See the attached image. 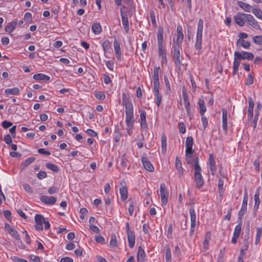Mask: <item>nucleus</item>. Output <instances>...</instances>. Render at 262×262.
<instances>
[{"instance_id": "nucleus-26", "label": "nucleus", "mask_w": 262, "mask_h": 262, "mask_svg": "<svg viewBox=\"0 0 262 262\" xmlns=\"http://www.w3.org/2000/svg\"><path fill=\"white\" fill-rule=\"evenodd\" d=\"M259 192L258 190H257L254 195V211H256L259 207V204H260V199L259 198Z\"/></svg>"}, {"instance_id": "nucleus-27", "label": "nucleus", "mask_w": 262, "mask_h": 262, "mask_svg": "<svg viewBox=\"0 0 262 262\" xmlns=\"http://www.w3.org/2000/svg\"><path fill=\"white\" fill-rule=\"evenodd\" d=\"M176 166L177 170L179 171L178 174L181 176L183 173V169L181 162L178 156L176 158Z\"/></svg>"}, {"instance_id": "nucleus-53", "label": "nucleus", "mask_w": 262, "mask_h": 262, "mask_svg": "<svg viewBox=\"0 0 262 262\" xmlns=\"http://www.w3.org/2000/svg\"><path fill=\"white\" fill-rule=\"evenodd\" d=\"M95 241L97 243L100 244H104L105 243V239L104 237L100 235H96L95 236Z\"/></svg>"}, {"instance_id": "nucleus-28", "label": "nucleus", "mask_w": 262, "mask_h": 262, "mask_svg": "<svg viewBox=\"0 0 262 262\" xmlns=\"http://www.w3.org/2000/svg\"><path fill=\"white\" fill-rule=\"evenodd\" d=\"M182 96L184 99V103L185 105V107H190V102L188 99V96L186 92V90L184 88H183L182 90Z\"/></svg>"}, {"instance_id": "nucleus-54", "label": "nucleus", "mask_w": 262, "mask_h": 262, "mask_svg": "<svg viewBox=\"0 0 262 262\" xmlns=\"http://www.w3.org/2000/svg\"><path fill=\"white\" fill-rule=\"evenodd\" d=\"M25 21L27 23H30L32 21V14L29 12H27L24 16Z\"/></svg>"}, {"instance_id": "nucleus-15", "label": "nucleus", "mask_w": 262, "mask_h": 262, "mask_svg": "<svg viewBox=\"0 0 262 262\" xmlns=\"http://www.w3.org/2000/svg\"><path fill=\"white\" fill-rule=\"evenodd\" d=\"M222 123H223V129L225 133L228 131V123H227V117L228 113L225 108L222 109Z\"/></svg>"}, {"instance_id": "nucleus-25", "label": "nucleus", "mask_w": 262, "mask_h": 262, "mask_svg": "<svg viewBox=\"0 0 262 262\" xmlns=\"http://www.w3.org/2000/svg\"><path fill=\"white\" fill-rule=\"evenodd\" d=\"M145 257V253L144 249L139 247L137 253V261L138 262H143Z\"/></svg>"}, {"instance_id": "nucleus-55", "label": "nucleus", "mask_w": 262, "mask_h": 262, "mask_svg": "<svg viewBox=\"0 0 262 262\" xmlns=\"http://www.w3.org/2000/svg\"><path fill=\"white\" fill-rule=\"evenodd\" d=\"M165 259L167 261H171V251L169 248H167L165 251Z\"/></svg>"}, {"instance_id": "nucleus-16", "label": "nucleus", "mask_w": 262, "mask_h": 262, "mask_svg": "<svg viewBox=\"0 0 262 262\" xmlns=\"http://www.w3.org/2000/svg\"><path fill=\"white\" fill-rule=\"evenodd\" d=\"M121 16L122 18V25L123 26L124 29L126 32V33H128L129 31V24H128V19L127 15L126 14H124L122 11V9H121Z\"/></svg>"}, {"instance_id": "nucleus-45", "label": "nucleus", "mask_w": 262, "mask_h": 262, "mask_svg": "<svg viewBox=\"0 0 262 262\" xmlns=\"http://www.w3.org/2000/svg\"><path fill=\"white\" fill-rule=\"evenodd\" d=\"M35 160V158L34 157H30L24 161L21 164L24 167H26L33 163Z\"/></svg>"}, {"instance_id": "nucleus-39", "label": "nucleus", "mask_w": 262, "mask_h": 262, "mask_svg": "<svg viewBox=\"0 0 262 262\" xmlns=\"http://www.w3.org/2000/svg\"><path fill=\"white\" fill-rule=\"evenodd\" d=\"M46 167L53 172H58L59 171V168L58 166L53 163H47L46 165Z\"/></svg>"}, {"instance_id": "nucleus-30", "label": "nucleus", "mask_w": 262, "mask_h": 262, "mask_svg": "<svg viewBox=\"0 0 262 262\" xmlns=\"http://www.w3.org/2000/svg\"><path fill=\"white\" fill-rule=\"evenodd\" d=\"M237 5L246 12H250L251 11L252 7L247 3L242 2H238Z\"/></svg>"}, {"instance_id": "nucleus-20", "label": "nucleus", "mask_w": 262, "mask_h": 262, "mask_svg": "<svg viewBox=\"0 0 262 262\" xmlns=\"http://www.w3.org/2000/svg\"><path fill=\"white\" fill-rule=\"evenodd\" d=\"M114 50L115 54L117 59L119 61L121 60V51L120 47V43L117 42L116 40L114 42Z\"/></svg>"}, {"instance_id": "nucleus-56", "label": "nucleus", "mask_w": 262, "mask_h": 262, "mask_svg": "<svg viewBox=\"0 0 262 262\" xmlns=\"http://www.w3.org/2000/svg\"><path fill=\"white\" fill-rule=\"evenodd\" d=\"M95 97L99 100H102L105 99V95L102 92H99L95 94Z\"/></svg>"}, {"instance_id": "nucleus-58", "label": "nucleus", "mask_w": 262, "mask_h": 262, "mask_svg": "<svg viewBox=\"0 0 262 262\" xmlns=\"http://www.w3.org/2000/svg\"><path fill=\"white\" fill-rule=\"evenodd\" d=\"M241 231V225L240 224L237 225L234 230L233 234L237 236H239Z\"/></svg>"}, {"instance_id": "nucleus-60", "label": "nucleus", "mask_w": 262, "mask_h": 262, "mask_svg": "<svg viewBox=\"0 0 262 262\" xmlns=\"http://www.w3.org/2000/svg\"><path fill=\"white\" fill-rule=\"evenodd\" d=\"M127 160L126 159V155L123 154L122 156V160H121V164L122 166L123 167H125V168L127 167Z\"/></svg>"}, {"instance_id": "nucleus-43", "label": "nucleus", "mask_w": 262, "mask_h": 262, "mask_svg": "<svg viewBox=\"0 0 262 262\" xmlns=\"http://www.w3.org/2000/svg\"><path fill=\"white\" fill-rule=\"evenodd\" d=\"M8 232L13 237H15L16 239H20L19 235L17 232V231L13 228H10L8 230Z\"/></svg>"}, {"instance_id": "nucleus-57", "label": "nucleus", "mask_w": 262, "mask_h": 262, "mask_svg": "<svg viewBox=\"0 0 262 262\" xmlns=\"http://www.w3.org/2000/svg\"><path fill=\"white\" fill-rule=\"evenodd\" d=\"M253 77L251 75V74H249L248 75V78L246 81V84L247 85H251L252 84H253Z\"/></svg>"}, {"instance_id": "nucleus-63", "label": "nucleus", "mask_w": 262, "mask_h": 262, "mask_svg": "<svg viewBox=\"0 0 262 262\" xmlns=\"http://www.w3.org/2000/svg\"><path fill=\"white\" fill-rule=\"evenodd\" d=\"M47 177V173L44 171H40L37 174V178L40 180H42L44 178H46Z\"/></svg>"}, {"instance_id": "nucleus-38", "label": "nucleus", "mask_w": 262, "mask_h": 262, "mask_svg": "<svg viewBox=\"0 0 262 262\" xmlns=\"http://www.w3.org/2000/svg\"><path fill=\"white\" fill-rule=\"evenodd\" d=\"M158 42H163V30L161 27H159L157 33Z\"/></svg>"}, {"instance_id": "nucleus-52", "label": "nucleus", "mask_w": 262, "mask_h": 262, "mask_svg": "<svg viewBox=\"0 0 262 262\" xmlns=\"http://www.w3.org/2000/svg\"><path fill=\"white\" fill-rule=\"evenodd\" d=\"M160 83L159 81H154L153 91L155 93H159Z\"/></svg>"}, {"instance_id": "nucleus-2", "label": "nucleus", "mask_w": 262, "mask_h": 262, "mask_svg": "<svg viewBox=\"0 0 262 262\" xmlns=\"http://www.w3.org/2000/svg\"><path fill=\"white\" fill-rule=\"evenodd\" d=\"M173 57L174 58V62L177 68H181L180 60V51L182 50L181 43L173 41Z\"/></svg>"}, {"instance_id": "nucleus-4", "label": "nucleus", "mask_w": 262, "mask_h": 262, "mask_svg": "<svg viewBox=\"0 0 262 262\" xmlns=\"http://www.w3.org/2000/svg\"><path fill=\"white\" fill-rule=\"evenodd\" d=\"M122 99V105L125 107V111L134 110L132 99L128 95L123 93Z\"/></svg>"}, {"instance_id": "nucleus-23", "label": "nucleus", "mask_w": 262, "mask_h": 262, "mask_svg": "<svg viewBox=\"0 0 262 262\" xmlns=\"http://www.w3.org/2000/svg\"><path fill=\"white\" fill-rule=\"evenodd\" d=\"M33 78L36 80H41L45 82L49 81L50 77L44 74L39 73L36 74L33 76Z\"/></svg>"}, {"instance_id": "nucleus-44", "label": "nucleus", "mask_w": 262, "mask_h": 262, "mask_svg": "<svg viewBox=\"0 0 262 262\" xmlns=\"http://www.w3.org/2000/svg\"><path fill=\"white\" fill-rule=\"evenodd\" d=\"M117 237L115 234H113L111 235V241L110 243V245L112 248H115L117 246Z\"/></svg>"}, {"instance_id": "nucleus-8", "label": "nucleus", "mask_w": 262, "mask_h": 262, "mask_svg": "<svg viewBox=\"0 0 262 262\" xmlns=\"http://www.w3.org/2000/svg\"><path fill=\"white\" fill-rule=\"evenodd\" d=\"M245 21L253 28L257 30L260 29V27L258 22L255 20L253 16L251 14H246L244 15Z\"/></svg>"}, {"instance_id": "nucleus-59", "label": "nucleus", "mask_w": 262, "mask_h": 262, "mask_svg": "<svg viewBox=\"0 0 262 262\" xmlns=\"http://www.w3.org/2000/svg\"><path fill=\"white\" fill-rule=\"evenodd\" d=\"M105 64L108 69L111 71L114 70V61L113 60H108L106 62Z\"/></svg>"}, {"instance_id": "nucleus-7", "label": "nucleus", "mask_w": 262, "mask_h": 262, "mask_svg": "<svg viewBox=\"0 0 262 262\" xmlns=\"http://www.w3.org/2000/svg\"><path fill=\"white\" fill-rule=\"evenodd\" d=\"M248 200V196L247 190V188H245L242 207H241V210L238 212V216H239V218H242V217H243L244 216V215L245 214V213L247 211Z\"/></svg>"}, {"instance_id": "nucleus-17", "label": "nucleus", "mask_w": 262, "mask_h": 262, "mask_svg": "<svg viewBox=\"0 0 262 262\" xmlns=\"http://www.w3.org/2000/svg\"><path fill=\"white\" fill-rule=\"evenodd\" d=\"M246 14L238 13L234 17V19L236 24L241 27H243L245 25V22L244 21V15Z\"/></svg>"}, {"instance_id": "nucleus-37", "label": "nucleus", "mask_w": 262, "mask_h": 262, "mask_svg": "<svg viewBox=\"0 0 262 262\" xmlns=\"http://www.w3.org/2000/svg\"><path fill=\"white\" fill-rule=\"evenodd\" d=\"M210 236V232L208 231L206 233L205 239L203 242V245L205 249H208V248L209 242L211 238Z\"/></svg>"}, {"instance_id": "nucleus-32", "label": "nucleus", "mask_w": 262, "mask_h": 262, "mask_svg": "<svg viewBox=\"0 0 262 262\" xmlns=\"http://www.w3.org/2000/svg\"><path fill=\"white\" fill-rule=\"evenodd\" d=\"M120 193L121 200L123 202L125 201L128 197L127 188L125 187H122V188H120Z\"/></svg>"}, {"instance_id": "nucleus-61", "label": "nucleus", "mask_w": 262, "mask_h": 262, "mask_svg": "<svg viewBox=\"0 0 262 262\" xmlns=\"http://www.w3.org/2000/svg\"><path fill=\"white\" fill-rule=\"evenodd\" d=\"M4 141L7 144H11V143H12V139L10 135L7 134L5 135L4 137Z\"/></svg>"}, {"instance_id": "nucleus-29", "label": "nucleus", "mask_w": 262, "mask_h": 262, "mask_svg": "<svg viewBox=\"0 0 262 262\" xmlns=\"http://www.w3.org/2000/svg\"><path fill=\"white\" fill-rule=\"evenodd\" d=\"M237 46H241L245 49H249L250 46V42L249 41H245L244 39H238L236 42Z\"/></svg>"}, {"instance_id": "nucleus-10", "label": "nucleus", "mask_w": 262, "mask_h": 262, "mask_svg": "<svg viewBox=\"0 0 262 262\" xmlns=\"http://www.w3.org/2000/svg\"><path fill=\"white\" fill-rule=\"evenodd\" d=\"M208 161L209 168L211 172V174L214 176L216 171V166L213 154H209Z\"/></svg>"}, {"instance_id": "nucleus-1", "label": "nucleus", "mask_w": 262, "mask_h": 262, "mask_svg": "<svg viewBox=\"0 0 262 262\" xmlns=\"http://www.w3.org/2000/svg\"><path fill=\"white\" fill-rule=\"evenodd\" d=\"M194 179L195 182L196 186L198 188H201L204 184V179L201 173V168L199 164V158L195 157L194 160Z\"/></svg>"}, {"instance_id": "nucleus-19", "label": "nucleus", "mask_w": 262, "mask_h": 262, "mask_svg": "<svg viewBox=\"0 0 262 262\" xmlns=\"http://www.w3.org/2000/svg\"><path fill=\"white\" fill-rule=\"evenodd\" d=\"M140 115V124L141 128H146L147 127V123L146 120V112L143 110H140L139 111Z\"/></svg>"}, {"instance_id": "nucleus-13", "label": "nucleus", "mask_w": 262, "mask_h": 262, "mask_svg": "<svg viewBox=\"0 0 262 262\" xmlns=\"http://www.w3.org/2000/svg\"><path fill=\"white\" fill-rule=\"evenodd\" d=\"M142 162L143 163V166L144 168L150 172H152L154 171V168L151 163L149 162L148 159L146 157H142Z\"/></svg>"}, {"instance_id": "nucleus-33", "label": "nucleus", "mask_w": 262, "mask_h": 262, "mask_svg": "<svg viewBox=\"0 0 262 262\" xmlns=\"http://www.w3.org/2000/svg\"><path fill=\"white\" fill-rule=\"evenodd\" d=\"M92 29L93 33L95 34H99L102 31L101 25L98 23H94L92 25Z\"/></svg>"}, {"instance_id": "nucleus-31", "label": "nucleus", "mask_w": 262, "mask_h": 262, "mask_svg": "<svg viewBox=\"0 0 262 262\" xmlns=\"http://www.w3.org/2000/svg\"><path fill=\"white\" fill-rule=\"evenodd\" d=\"M161 151L162 154H165L167 149V139L164 135H163L161 136Z\"/></svg>"}, {"instance_id": "nucleus-9", "label": "nucleus", "mask_w": 262, "mask_h": 262, "mask_svg": "<svg viewBox=\"0 0 262 262\" xmlns=\"http://www.w3.org/2000/svg\"><path fill=\"white\" fill-rule=\"evenodd\" d=\"M34 219L35 222L36 223L35 226V229L37 231L42 230V225L46 220L43 216L39 214H37L35 215Z\"/></svg>"}, {"instance_id": "nucleus-64", "label": "nucleus", "mask_w": 262, "mask_h": 262, "mask_svg": "<svg viewBox=\"0 0 262 262\" xmlns=\"http://www.w3.org/2000/svg\"><path fill=\"white\" fill-rule=\"evenodd\" d=\"M2 125L4 128L7 129L11 126L12 123L9 121L5 120L2 122Z\"/></svg>"}, {"instance_id": "nucleus-5", "label": "nucleus", "mask_w": 262, "mask_h": 262, "mask_svg": "<svg viewBox=\"0 0 262 262\" xmlns=\"http://www.w3.org/2000/svg\"><path fill=\"white\" fill-rule=\"evenodd\" d=\"M160 194L161 197V204L165 206L167 203L168 192L165 184L162 183L160 185Z\"/></svg>"}, {"instance_id": "nucleus-47", "label": "nucleus", "mask_w": 262, "mask_h": 262, "mask_svg": "<svg viewBox=\"0 0 262 262\" xmlns=\"http://www.w3.org/2000/svg\"><path fill=\"white\" fill-rule=\"evenodd\" d=\"M128 203L129 206L128 207V212L130 216H132L134 210V203L132 199H129Z\"/></svg>"}, {"instance_id": "nucleus-35", "label": "nucleus", "mask_w": 262, "mask_h": 262, "mask_svg": "<svg viewBox=\"0 0 262 262\" xmlns=\"http://www.w3.org/2000/svg\"><path fill=\"white\" fill-rule=\"evenodd\" d=\"M198 104L199 105L200 114L201 116H203L206 111L204 101L203 99H199Z\"/></svg>"}, {"instance_id": "nucleus-22", "label": "nucleus", "mask_w": 262, "mask_h": 262, "mask_svg": "<svg viewBox=\"0 0 262 262\" xmlns=\"http://www.w3.org/2000/svg\"><path fill=\"white\" fill-rule=\"evenodd\" d=\"M241 63V59L237 57V55L234 53V59L233 62V74L235 75L237 73V71L238 70L239 66Z\"/></svg>"}, {"instance_id": "nucleus-49", "label": "nucleus", "mask_w": 262, "mask_h": 262, "mask_svg": "<svg viewBox=\"0 0 262 262\" xmlns=\"http://www.w3.org/2000/svg\"><path fill=\"white\" fill-rule=\"evenodd\" d=\"M218 187L220 195L221 196L224 192V181L220 179L218 181Z\"/></svg>"}, {"instance_id": "nucleus-14", "label": "nucleus", "mask_w": 262, "mask_h": 262, "mask_svg": "<svg viewBox=\"0 0 262 262\" xmlns=\"http://www.w3.org/2000/svg\"><path fill=\"white\" fill-rule=\"evenodd\" d=\"M182 27L180 25L178 26L177 28V38H173V42L182 43L184 38V35L182 32Z\"/></svg>"}, {"instance_id": "nucleus-51", "label": "nucleus", "mask_w": 262, "mask_h": 262, "mask_svg": "<svg viewBox=\"0 0 262 262\" xmlns=\"http://www.w3.org/2000/svg\"><path fill=\"white\" fill-rule=\"evenodd\" d=\"M253 41L256 44L262 45V35L254 36L253 37Z\"/></svg>"}, {"instance_id": "nucleus-12", "label": "nucleus", "mask_w": 262, "mask_h": 262, "mask_svg": "<svg viewBox=\"0 0 262 262\" xmlns=\"http://www.w3.org/2000/svg\"><path fill=\"white\" fill-rule=\"evenodd\" d=\"M40 200L42 203L47 205H53L57 201L56 198L53 196H49L46 195H42L40 198Z\"/></svg>"}, {"instance_id": "nucleus-34", "label": "nucleus", "mask_w": 262, "mask_h": 262, "mask_svg": "<svg viewBox=\"0 0 262 262\" xmlns=\"http://www.w3.org/2000/svg\"><path fill=\"white\" fill-rule=\"evenodd\" d=\"M17 24V23L16 21H13L9 23L8 25L5 27V31L9 33L12 32L15 29Z\"/></svg>"}, {"instance_id": "nucleus-6", "label": "nucleus", "mask_w": 262, "mask_h": 262, "mask_svg": "<svg viewBox=\"0 0 262 262\" xmlns=\"http://www.w3.org/2000/svg\"><path fill=\"white\" fill-rule=\"evenodd\" d=\"M135 119L134 118V110L125 111V123L129 129L133 127Z\"/></svg>"}, {"instance_id": "nucleus-40", "label": "nucleus", "mask_w": 262, "mask_h": 262, "mask_svg": "<svg viewBox=\"0 0 262 262\" xmlns=\"http://www.w3.org/2000/svg\"><path fill=\"white\" fill-rule=\"evenodd\" d=\"M159 71H160V67H155L154 70V74L152 75L154 81H159Z\"/></svg>"}, {"instance_id": "nucleus-46", "label": "nucleus", "mask_w": 262, "mask_h": 262, "mask_svg": "<svg viewBox=\"0 0 262 262\" xmlns=\"http://www.w3.org/2000/svg\"><path fill=\"white\" fill-rule=\"evenodd\" d=\"M189 214L190 215L191 221H196V215L193 206H191L189 208Z\"/></svg>"}, {"instance_id": "nucleus-50", "label": "nucleus", "mask_w": 262, "mask_h": 262, "mask_svg": "<svg viewBox=\"0 0 262 262\" xmlns=\"http://www.w3.org/2000/svg\"><path fill=\"white\" fill-rule=\"evenodd\" d=\"M202 38L196 37V42L195 43V48L196 50L200 51L201 49Z\"/></svg>"}, {"instance_id": "nucleus-42", "label": "nucleus", "mask_w": 262, "mask_h": 262, "mask_svg": "<svg viewBox=\"0 0 262 262\" xmlns=\"http://www.w3.org/2000/svg\"><path fill=\"white\" fill-rule=\"evenodd\" d=\"M103 50L106 53L111 48V42L108 40H105L102 45Z\"/></svg>"}, {"instance_id": "nucleus-3", "label": "nucleus", "mask_w": 262, "mask_h": 262, "mask_svg": "<svg viewBox=\"0 0 262 262\" xmlns=\"http://www.w3.org/2000/svg\"><path fill=\"white\" fill-rule=\"evenodd\" d=\"M193 145V140L191 136L188 137L186 140V157L187 158H192L194 150L192 149Z\"/></svg>"}, {"instance_id": "nucleus-18", "label": "nucleus", "mask_w": 262, "mask_h": 262, "mask_svg": "<svg viewBox=\"0 0 262 262\" xmlns=\"http://www.w3.org/2000/svg\"><path fill=\"white\" fill-rule=\"evenodd\" d=\"M248 120L252 119L253 116V107L254 103L252 99L250 97L248 99Z\"/></svg>"}, {"instance_id": "nucleus-11", "label": "nucleus", "mask_w": 262, "mask_h": 262, "mask_svg": "<svg viewBox=\"0 0 262 262\" xmlns=\"http://www.w3.org/2000/svg\"><path fill=\"white\" fill-rule=\"evenodd\" d=\"M235 53L237 55V57L240 59L252 60L254 57L253 53L246 51H242L241 53L235 51Z\"/></svg>"}, {"instance_id": "nucleus-62", "label": "nucleus", "mask_w": 262, "mask_h": 262, "mask_svg": "<svg viewBox=\"0 0 262 262\" xmlns=\"http://www.w3.org/2000/svg\"><path fill=\"white\" fill-rule=\"evenodd\" d=\"M179 132L181 133L184 134L186 132L185 126L183 122H180L178 124Z\"/></svg>"}, {"instance_id": "nucleus-21", "label": "nucleus", "mask_w": 262, "mask_h": 262, "mask_svg": "<svg viewBox=\"0 0 262 262\" xmlns=\"http://www.w3.org/2000/svg\"><path fill=\"white\" fill-rule=\"evenodd\" d=\"M127 240L128 242V246L129 248H132L134 247L135 243V232H129L127 234Z\"/></svg>"}, {"instance_id": "nucleus-48", "label": "nucleus", "mask_w": 262, "mask_h": 262, "mask_svg": "<svg viewBox=\"0 0 262 262\" xmlns=\"http://www.w3.org/2000/svg\"><path fill=\"white\" fill-rule=\"evenodd\" d=\"M150 17L152 24L154 27H157V23L156 19L155 13L153 10H150L149 11Z\"/></svg>"}, {"instance_id": "nucleus-41", "label": "nucleus", "mask_w": 262, "mask_h": 262, "mask_svg": "<svg viewBox=\"0 0 262 262\" xmlns=\"http://www.w3.org/2000/svg\"><path fill=\"white\" fill-rule=\"evenodd\" d=\"M252 13L255 15L258 18L262 19V11L258 8H255L252 9Z\"/></svg>"}, {"instance_id": "nucleus-36", "label": "nucleus", "mask_w": 262, "mask_h": 262, "mask_svg": "<svg viewBox=\"0 0 262 262\" xmlns=\"http://www.w3.org/2000/svg\"><path fill=\"white\" fill-rule=\"evenodd\" d=\"M5 93L7 95H17L19 93V90L18 88H13L12 89H7L5 90Z\"/></svg>"}, {"instance_id": "nucleus-24", "label": "nucleus", "mask_w": 262, "mask_h": 262, "mask_svg": "<svg viewBox=\"0 0 262 262\" xmlns=\"http://www.w3.org/2000/svg\"><path fill=\"white\" fill-rule=\"evenodd\" d=\"M203 29V21L202 19H200L198 22L196 37L202 38V33Z\"/></svg>"}]
</instances>
